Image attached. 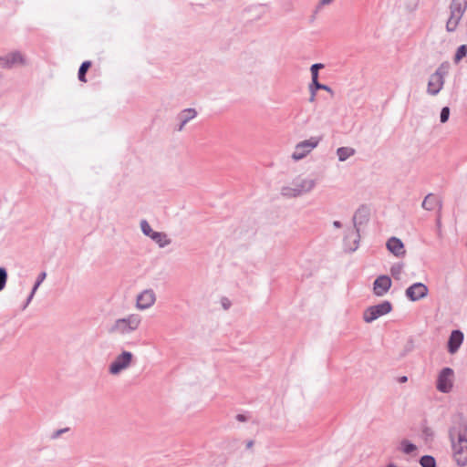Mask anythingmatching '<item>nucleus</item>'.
<instances>
[{
  "label": "nucleus",
  "mask_w": 467,
  "mask_h": 467,
  "mask_svg": "<svg viewBox=\"0 0 467 467\" xmlns=\"http://www.w3.org/2000/svg\"><path fill=\"white\" fill-rule=\"evenodd\" d=\"M132 360V354L129 351H123L119 355V371L127 368Z\"/></svg>",
  "instance_id": "19"
},
{
  "label": "nucleus",
  "mask_w": 467,
  "mask_h": 467,
  "mask_svg": "<svg viewBox=\"0 0 467 467\" xmlns=\"http://www.w3.org/2000/svg\"><path fill=\"white\" fill-rule=\"evenodd\" d=\"M447 71L448 66L442 64L433 74L431 75L428 82V93L430 95H437L441 90Z\"/></svg>",
  "instance_id": "4"
},
{
  "label": "nucleus",
  "mask_w": 467,
  "mask_h": 467,
  "mask_svg": "<svg viewBox=\"0 0 467 467\" xmlns=\"http://www.w3.org/2000/svg\"><path fill=\"white\" fill-rule=\"evenodd\" d=\"M387 467H398V466L393 464V463H389V464L387 465Z\"/></svg>",
  "instance_id": "42"
},
{
  "label": "nucleus",
  "mask_w": 467,
  "mask_h": 467,
  "mask_svg": "<svg viewBox=\"0 0 467 467\" xmlns=\"http://www.w3.org/2000/svg\"><path fill=\"white\" fill-rule=\"evenodd\" d=\"M463 341V334L460 330H453L448 341V350L451 354H454L461 347Z\"/></svg>",
  "instance_id": "14"
},
{
  "label": "nucleus",
  "mask_w": 467,
  "mask_h": 467,
  "mask_svg": "<svg viewBox=\"0 0 467 467\" xmlns=\"http://www.w3.org/2000/svg\"><path fill=\"white\" fill-rule=\"evenodd\" d=\"M358 230H351L345 238V247L348 251H355L358 248Z\"/></svg>",
  "instance_id": "17"
},
{
  "label": "nucleus",
  "mask_w": 467,
  "mask_h": 467,
  "mask_svg": "<svg viewBox=\"0 0 467 467\" xmlns=\"http://www.w3.org/2000/svg\"><path fill=\"white\" fill-rule=\"evenodd\" d=\"M369 216V209L366 206L359 207L354 214L353 222L355 227L358 224H361L364 222H367Z\"/></svg>",
  "instance_id": "16"
},
{
  "label": "nucleus",
  "mask_w": 467,
  "mask_h": 467,
  "mask_svg": "<svg viewBox=\"0 0 467 467\" xmlns=\"http://www.w3.org/2000/svg\"><path fill=\"white\" fill-rule=\"evenodd\" d=\"M407 379H408L407 377L403 376V377L400 378V381L403 383V382H406Z\"/></svg>",
  "instance_id": "40"
},
{
  "label": "nucleus",
  "mask_w": 467,
  "mask_h": 467,
  "mask_svg": "<svg viewBox=\"0 0 467 467\" xmlns=\"http://www.w3.org/2000/svg\"><path fill=\"white\" fill-rule=\"evenodd\" d=\"M150 238L154 240L161 247H163L164 245L169 244V240L167 239V236L164 234L161 233H152L150 235Z\"/></svg>",
  "instance_id": "21"
},
{
  "label": "nucleus",
  "mask_w": 467,
  "mask_h": 467,
  "mask_svg": "<svg viewBox=\"0 0 467 467\" xmlns=\"http://www.w3.org/2000/svg\"><path fill=\"white\" fill-rule=\"evenodd\" d=\"M311 67L314 68V70L318 71L319 69L324 67V65L321 63H317V64L312 65Z\"/></svg>",
  "instance_id": "35"
},
{
  "label": "nucleus",
  "mask_w": 467,
  "mask_h": 467,
  "mask_svg": "<svg viewBox=\"0 0 467 467\" xmlns=\"http://www.w3.org/2000/svg\"><path fill=\"white\" fill-rule=\"evenodd\" d=\"M46 276H47V274H46L45 272H42V273L39 275L38 279H37V281H36V285H35V286H34V288H33V292H32V293H35V292H36V290L38 288V286L40 285V284L45 280Z\"/></svg>",
  "instance_id": "31"
},
{
  "label": "nucleus",
  "mask_w": 467,
  "mask_h": 467,
  "mask_svg": "<svg viewBox=\"0 0 467 467\" xmlns=\"http://www.w3.org/2000/svg\"><path fill=\"white\" fill-rule=\"evenodd\" d=\"M253 445H254V441H248L247 444H246L247 448H252Z\"/></svg>",
  "instance_id": "39"
},
{
  "label": "nucleus",
  "mask_w": 467,
  "mask_h": 467,
  "mask_svg": "<svg viewBox=\"0 0 467 467\" xmlns=\"http://www.w3.org/2000/svg\"><path fill=\"white\" fill-rule=\"evenodd\" d=\"M141 323V317L138 314H130L126 317L119 319V332L127 334L139 328Z\"/></svg>",
  "instance_id": "7"
},
{
  "label": "nucleus",
  "mask_w": 467,
  "mask_h": 467,
  "mask_svg": "<svg viewBox=\"0 0 467 467\" xmlns=\"http://www.w3.org/2000/svg\"><path fill=\"white\" fill-rule=\"evenodd\" d=\"M156 301V296L151 289H146L138 295L136 299V307L140 310H145L151 307Z\"/></svg>",
  "instance_id": "9"
},
{
  "label": "nucleus",
  "mask_w": 467,
  "mask_h": 467,
  "mask_svg": "<svg viewBox=\"0 0 467 467\" xmlns=\"http://www.w3.org/2000/svg\"><path fill=\"white\" fill-rule=\"evenodd\" d=\"M467 54V46L462 45L458 47L456 54L454 56V62L459 63Z\"/></svg>",
  "instance_id": "23"
},
{
  "label": "nucleus",
  "mask_w": 467,
  "mask_h": 467,
  "mask_svg": "<svg viewBox=\"0 0 467 467\" xmlns=\"http://www.w3.org/2000/svg\"><path fill=\"white\" fill-rule=\"evenodd\" d=\"M337 154L338 160L340 161H344L348 158H349L355 154V150L352 148H349V147H342V148L337 149Z\"/></svg>",
  "instance_id": "20"
},
{
  "label": "nucleus",
  "mask_w": 467,
  "mask_h": 467,
  "mask_svg": "<svg viewBox=\"0 0 467 467\" xmlns=\"http://www.w3.org/2000/svg\"><path fill=\"white\" fill-rule=\"evenodd\" d=\"M449 116H450V109L448 107H444L441 112V122L445 123L448 120Z\"/></svg>",
  "instance_id": "29"
},
{
  "label": "nucleus",
  "mask_w": 467,
  "mask_h": 467,
  "mask_svg": "<svg viewBox=\"0 0 467 467\" xmlns=\"http://www.w3.org/2000/svg\"><path fill=\"white\" fill-rule=\"evenodd\" d=\"M322 87L323 88H320V89L332 93V89L328 86L322 84Z\"/></svg>",
  "instance_id": "38"
},
{
  "label": "nucleus",
  "mask_w": 467,
  "mask_h": 467,
  "mask_svg": "<svg viewBox=\"0 0 467 467\" xmlns=\"http://www.w3.org/2000/svg\"><path fill=\"white\" fill-rule=\"evenodd\" d=\"M387 248L397 257H402L406 254L403 243L397 237H391L388 240Z\"/></svg>",
  "instance_id": "13"
},
{
  "label": "nucleus",
  "mask_w": 467,
  "mask_h": 467,
  "mask_svg": "<svg viewBox=\"0 0 467 467\" xmlns=\"http://www.w3.org/2000/svg\"><path fill=\"white\" fill-rule=\"evenodd\" d=\"M109 370L112 374H117V361L111 363Z\"/></svg>",
  "instance_id": "33"
},
{
  "label": "nucleus",
  "mask_w": 467,
  "mask_h": 467,
  "mask_svg": "<svg viewBox=\"0 0 467 467\" xmlns=\"http://www.w3.org/2000/svg\"><path fill=\"white\" fill-rule=\"evenodd\" d=\"M428 287L422 283H415L406 290L407 297L411 301H417L427 296Z\"/></svg>",
  "instance_id": "10"
},
{
  "label": "nucleus",
  "mask_w": 467,
  "mask_h": 467,
  "mask_svg": "<svg viewBox=\"0 0 467 467\" xmlns=\"http://www.w3.org/2000/svg\"><path fill=\"white\" fill-rule=\"evenodd\" d=\"M140 227H141V230H142V232H143V234H144L145 235H148V236H150V235L152 234V233H154V232L152 231V229L150 228V224L148 223V222H147V221H142V222L140 223Z\"/></svg>",
  "instance_id": "27"
},
{
  "label": "nucleus",
  "mask_w": 467,
  "mask_h": 467,
  "mask_svg": "<svg viewBox=\"0 0 467 467\" xmlns=\"http://www.w3.org/2000/svg\"><path fill=\"white\" fill-rule=\"evenodd\" d=\"M319 143L318 138H311L298 143L292 154V158L296 161L301 160L306 157L313 149Z\"/></svg>",
  "instance_id": "8"
},
{
  "label": "nucleus",
  "mask_w": 467,
  "mask_h": 467,
  "mask_svg": "<svg viewBox=\"0 0 467 467\" xmlns=\"http://www.w3.org/2000/svg\"><path fill=\"white\" fill-rule=\"evenodd\" d=\"M315 186V182L312 179L306 177L296 178L290 185L283 188L282 192L287 197H296L303 193L308 192Z\"/></svg>",
  "instance_id": "1"
},
{
  "label": "nucleus",
  "mask_w": 467,
  "mask_h": 467,
  "mask_svg": "<svg viewBox=\"0 0 467 467\" xmlns=\"http://www.w3.org/2000/svg\"><path fill=\"white\" fill-rule=\"evenodd\" d=\"M320 88H323V87H322V84H320L318 82V79H316V81L312 80V85L310 86V89H311V92H312L311 100L314 99V97L316 95V90L317 89H320Z\"/></svg>",
  "instance_id": "28"
},
{
  "label": "nucleus",
  "mask_w": 467,
  "mask_h": 467,
  "mask_svg": "<svg viewBox=\"0 0 467 467\" xmlns=\"http://www.w3.org/2000/svg\"><path fill=\"white\" fill-rule=\"evenodd\" d=\"M236 420H239V421H242V422H243V421H245V420H246V418H245V416H244V415H243V414H238V415L236 416Z\"/></svg>",
  "instance_id": "37"
},
{
  "label": "nucleus",
  "mask_w": 467,
  "mask_h": 467,
  "mask_svg": "<svg viewBox=\"0 0 467 467\" xmlns=\"http://www.w3.org/2000/svg\"><path fill=\"white\" fill-rule=\"evenodd\" d=\"M401 448L403 452L406 454H410L416 450V446L408 441H403L401 442Z\"/></svg>",
  "instance_id": "26"
},
{
  "label": "nucleus",
  "mask_w": 467,
  "mask_h": 467,
  "mask_svg": "<svg viewBox=\"0 0 467 467\" xmlns=\"http://www.w3.org/2000/svg\"><path fill=\"white\" fill-rule=\"evenodd\" d=\"M454 372L450 368L441 369L437 379L436 388L442 393H449L453 388Z\"/></svg>",
  "instance_id": "6"
},
{
  "label": "nucleus",
  "mask_w": 467,
  "mask_h": 467,
  "mask_svg": "<svg viewBox=\"0 0 467 467\" xmlns=\"http://www.w3.org/2000/svg\"><path fill=\"white\" fill-rule=\"evenodd\" d=\"M402 270H403V265L397 264L391 267L390 273L395 279H400Z\"/></svg>",
  "instance_id": "25"
},
{
  "label": "nucleus",
  "mask_w": 467,
  "mask_h": 467,
  "mask_svg": "<svg viewBox=\"0 0 467 467\" xmlns=\"http://www.w3.org/2000/svg\"><path fill=\"white\" fill-rule=\"evenodd\" d=\"M222 305L224 309H227L230 306V301L227 298H223Z\"/></svg>",
  "instance_id": "34"
},
{
  "label": "nucleus",
  "mask_w": 467,
  "mask_h": 467,
  "mask_svg": "<svg viewBox=\"0 0 467 467\" xmlns=\"http://www.w3.org/2000/svg\"><path fill=\"white\" fill-rule=\"evenodd\" d=\"M90 67H91L90 61H85L81 64L79 70H78V79L81 82H87L85 75Z\"/></svg>",
  "instance_id": "22"
},
{
  "label": "nucleus",
  "mask_w": 467,
  "mask_h": 467,
  "mask_svg": "<svg viewBox=\"0 0 467 467\" xmlns=\"http://www.w3.org/2000/svg\"><path fill=\"white\" fill-rule=\"evenodd\" d=\"M310 71H311L312 80L316 81V79H318V71L314 70V68H312V67H310Z\"/></svg>",
  "instance_id": "32"
},
{
  "label": "nucleus",
  "mask_w": 467,
  "mask_h": 467,
  "mask_svg": "<svg viewBox=\"0 0 467 467\" xmlns=\"http://www.w3.org/2000/svg\"><path fill=\"white\" fill-rule=\"evenodd\" d=\"M333 1L334 0H320L319 1V5H322V6L323 5H327L331 4Z\"/></svg>",
  "instance_id": "36"
},
{
  "label": "nucleus",
  "mask_w": 467,
  "mask_h": 467,
  "mask_svg": "<svg viewBox=\"0 0 467 467\" xmlns=\"http://www.w3.org/2000/svg\"><path fill=\"white\" fill-rule=\"evenodd\" d=\"M422 207L425 209V210H428V211H433L435 210L436 208H439L441 209V200L436 197L434 194L432 193H430L428 194L423 202H422Z\"/></svg>",
  "instance_id": "15"
},
{
  "label": "nucleus",
  "mask_w": 467,
  "mask_h": 467,
  "mask_svg": "<svg viewBox=\"0 0 467 467\" xmlns=\"http://www.w3.org/2000/svg\"><path fill=\"white\" fill-rule=\"evenodd\" d=\"M6 282V272L4 268H0V291L5 287Z\"/></svg>",
  "instance_id": "30"
},
{
  "label": "nucleus",
  "mask_w": 467,
  "mask_h": 467,
  "mask_svg": "<svg viewBox=\"0 0 467 467\" xmlns=\"http://www.w3.org/2000/svg\"><path fill=\"white\" fill-rule=\"evenodd\" d=\"M420 462L422 467H435V460L432 456H422Z\"/></svg>",
  "instance_id": "24"
},
{
  "label": "nucleus",
  "mask_w": 467,
  "mask_h": 467,
  "mask_svg": "<svg viewBox=\"0 0 467 467\" xmlns=\"http://www.w3.org/2000/svg\"><path fill=\"white\" fill-rule=\"evenodd\" d=\"M196 110L194 109H186L180 114L181 123L178 127V131H182L185 124L196 117Z\"/></svg>",
  "instance_id": "18"
},
{
  "label": "nucleus",
  "mask_w": 467,
  "mask_h": 467,
  "mask_svg": "<svg viewBox=\"0 0 467 467\" xmlns=\"http://www.w3.org/2000/svg\"><path fill=\"white\" fill-rule=\"evenodd\" d=\"M23 63H24V57L18 52L12 53V54H9V55L0 57V67H3V68H10L16 65H20Z\"/></svg>",
  "instance_id": "12"
},
{
  "label": "nucleus",
  "mask_w": 467,
  "mask_h": 467,
  "mask_svg": "<svg viewBox=\"0 0 467 467\" xmlns=\"http://www.w3.org/2000/svg\"><path fill=\"white\" fill-rule=\"evenodd\" d=\"M453 458L459 466L467 465V437L464 433L458 435L457 441H452Z\"/></svg>",
  "instance_id": "3"
},
{
  "label": "nucleus",
  "mask_w": 467,
  "mask_h": 467,
  "mask_svg": "<svg viewBox=\"0 0 467 467\" xmlns=\"http://www.w3.org/2000/svg\"><path fill=\"white\" fill-rule=\"evenodd\" d=\"M392 306L389 301L368 307L363 313V319L366 323H371L381 316L389 314Z\"/></svg>",
  "instance_id": "5"
},
{
  "label": "nucleus",
  "mask_w": 467,
  "mask_h": 467,
  "mask_svg": "<svg viewBox=\"0 0 467 467\" xmlns=\"http://www.w3.org/2000/svg\"><path fill=\"white\" fill-rule=\"evenodd\" d=\"M466 8L467 0H452L450 6V17L446 23L447 31L453 32L456 30Z\"/></svg>",
  "instance_id": "2"
},
{
  "label": "nucleus",
  "mask_w": 467,
  "mask_h": 467,
  "mask_svg": "<svg viewBox=\"0 0 467 467\" xmlns=\"http://www.w3.org/2000/svg\"><path fill=\"white\" fill-rule=\"evenodd\" d=\"M391 286V279L388 275L379 276L373 285V290L376 296H384Z\"/></svg>",
  "instance_id": "11"
},
{
  "label": "nucleus",
  "mask_w": 467,
  "mask_h": 467,
  "mask_svg": "<svg viewBox=\"0 0 467 467\" xmlns=\"http://www.w3.org/2000/svg\"><path fill=\"white\" fill-rule=\"evenodd\" d=\"M334 225H335L336 227H340V223H339V222H335V223H334Z\"/></svg>",
  "instance_id": "41"
}]
</instances>
